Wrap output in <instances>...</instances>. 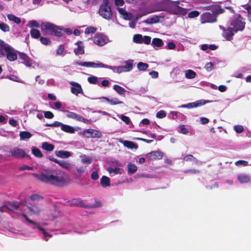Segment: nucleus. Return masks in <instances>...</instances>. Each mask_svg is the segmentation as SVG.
Listing matches in <instances>:
<instances>
[{
  "mask_svg": "<svg viewBox=\"0 0 251 251\" xmlns=\"http://www.w3.org/2000/svg\"><path fill=\"white\" fill-rule=\"evenodd\" d=\"M32 175L37 180L56 187H63L66 184V180L61 171L47 169Z\"/></svg>",
  "mask_w": 251,
  "mask_h": 251,
  "instance_id": "obj_1",
  "label": "nucleus"
},
{
  "mask_svg": "<svg viewBox=\"0 0 251 251\" xmlns=\"http://www.w3.org/2000/svg\"><path fill=\"white\" fill-rule=\"evenodd\" d=\"M246 22L240 14H236L231 16L228 22V27H221L223 30V36L227 40L230 41L233 35L239 31H242L245 28Z\"/></svg>",
  "mask_w": 251,
  "mask_h": 251,
  "instance_id": "obj_2",
  "label": "nucleus"
},
{
  "mask_svg": "<svg viewBox=\"0 0 251 251\" xmlns=\"http://www.w3.org/2000/svg\"><path fill=\"white\" fill-rule=\"evenodd\" d=\"M6 153L5 157L7 160L10 158L22 159L24 158H30V156L26 154L24 150L18 147H14L9 150H4Z\"/></svg>",
  "mask_w": 251,
  "mask_h": 251,
  "instance_id": "obj_3",
  "label": "nucleus"
},
{
  "mask_svg": "<svg viewBox=\"0 0 251 251\" xmlns=\"http://www.w3.org/2000/svg\"><path fill=\"white\" fill-rule=\"evenodd\" d=\"M98 13L105 20H109L112 19L113 14L109 0H102Z\"/></svg>",
  "mask_w": 251,
  "mask_h": 251,
  "instance_id": "obj_4",
  "label": "nucleus"
},
{
  "mask_svg": "<svg viewBox=\"0 0 251 251\" xmlns=\"http://www.w3.org/2000/svg\"><path fill=\"white\" fill-rule=\"evenodd\" d=\"M217 20V14L214 12L210 13L206 12L203 13L201 16V24L206 23H214Z\"/></svg>",
  "mask_w": 251,
  "mask_h": 251,
  "instance_id": "obj_5",
  "label": "nucleus"
},
{
  "mask_svg": "<svg viewBox=\"0 0 251 251\" xmlns=\"http://www.w3.org/2000/svg\"><path fill=\"white\" fill-rule=\"evenodd\" d=\"M179 4V1H174L171 3V11L172 13L176 15H185L187 12V9L180 7Z\"/></svg>",
  "mask_w": 251,
  "mask_h": 251,
  "instance_id": "obj_6",
  "label": "nucleus"
},
{
  "mask_svg": "<svg viewBox=\"0 0 251 251\" xmlns=\"http://www.w3.org/2000/svg\"><path fill=\"white\" fill-rule=\"evenodd\" d=\"M83 135L86 138H100L102 136L101 133L94 129H87L83 131Z\"/></svg>",
  "mask_w": 251,
  "mask_h": 251,
  "instance_id": "obj_7",
  "label": "nucleus"
},
{
  "mask_svg": "<svg viewBox=\"0 0 251 251\" xmlns=\"http://www.w3.org/2000/svg\"><path fill=\"white\" fill-rule=\"evenodd\" d=\"M4 50L7 52L6 57L7 59L10 61H13L17 59V55L15 52L12 50L10 47L6 46V45H0Z\"/></svg>",
  "mask_w": 251,
  "mask_h": 251,
  "instance_id": "obj_8",
  "label": "nucleus"
},
{
  "mask_svg": "<svg viewBox=\"0 0 251 251\" xmlns=\"http://www.w3.org/2000/svg\"><path fill=\"white\" fill-rule=\"evenodd\" d=\"M22 204L21 202L17 201H4L3 202V207H5L8 210L13 211L14 210H17Z\"/></svg>",
  "mask_w": 251,
  "mask_h": 251,
  "instance_id": "obj_9",
  "label": "nucleus"
},
{
  "mask_svg": "<svg viewBox=\"0 0 251 251\" xmlns=\"http://www.w3.org/2000/svg\"><path fill=\"white\" fill-rule=\"evenodd\" d=\"M54 24L50 22H43L40 26L41 31L46 35H51Z\"/></svg>",
  "mask_w": 251,
  "mask_h": 251,
  "instance_id": "obj_10",
  "label": "nucleus"
},
{
  "mask_svg": "<svg viewBox=\"0 0 251 251\" xmlns=\"http://www.w3.org/2000/svg\"><path fill=\"white\" fill-rule=\"evenodd\" d=\"M77 64L81 66H84L86 67H92V68H103L105 66V64L99 62L95 63L92 62H77Z\"/></svg>",
  "mask_w": 251,
  "mask_h": 251,
  "instance_id": "obj_11",
  "label": "nucleus"
},
{
  "mask_svg": "<svg viewBox=\"0 0 251 251\" xmlns=\"http://www.w3.org/2000/svg\"><path fill=\"white\" fill-rule=\"evenodd\" d=\"M70 84L72 86L71 88V91L73 94L77 96L78 94L83 92L82 87L79 83L75 82H70Z\"/></svg>",
  "mask_w": 251,
  "mask_h": 251,
  "instance_id": "obj_12",
  "label": "nucleus"
},
{
  "mask_svg": "<svg viewBox=\"0 0 251 251\" xmlns=\"http://www.w3.org/2000/svg\"><path fill=\"white\" fill-rule=\"evenodd\" d=\"M19 58L23 60L22 62V63L24 64L25 66L28 67H30L32 66V60L25 53L23 52H19Z\"/></svg>",
  "mask_w": 251,
  "mask_h": 251,
  "instance_id": "obj_13",
  "label": "nucleus"
},
{
  "mask_svg": "<svg viewBox=\"0 0 251 251\" xmlns=\"http://www.w3.org/2000/svg\"><path fill=\"white\" fill-rule=\"evenodd\" d=\"M151 159H161L163 156V153L159 151H152L147 154Z\"/></svg>",
  "mask_w": 251,
  "mask_h": 251,
  "instance_id": "obj_14",
  "label": "nucleus"
},
{
  "mask_svg": "<svg viewBox=\"0 0 251 251\" xmlns=\"http://www.w3.org/2000/svg\"><path fill=\"white\" fill-rule=\"evenodd\" d=\"M63 30V27L56 25L54 24L50 35H53L57 37H62L63 35V33L62 32Z\"/></svg>",
  "mask_w": 251,
  "mask_h": 251,
  "instance_id": "obj_15",
  "label": "nucleus"
},
{
  "mask_svg": "<svg viewBox=\"0 0 251 251\" xmlns=\"http://www.w3.org/2000/svg\"><path fill=\"white\" fill-rule=\"evenodd\" d=\"M210 102V101H209V100H197L194 102L189 103H188V109L195 108V107H197L198 106H201L203 105H204L205 104H206L207 103H209Z\"/></svg>",
  "mask_w": 251,
  "mask_h": 251,
  "instance_id": "obj_16",
  "label": "nucleus"
},
{
  "mask_svg": "<svg viewBox=\"0 0 251 251\" xmlns=\"http://www.w3.org/2000/svg\"><path fill=\"white\" fill-rule=\"evenodd\" d=\"M117 10L124 20H129L132 18V14L126 11L123 8L118 7Z\"/></svg>",
  "mask_w": 251,
  "mask_h": 251,
  "instance_id": "obj_17",
  "label": "nucleus"
},
{
  "mask_svg": "<svg viewBox=\"0 0 251 251\" xmlns=\"http://www.w3.org/2000/svg\"><path fill=\"white\" fill-rule=\"evenodd\" d=\"M94 43L99 46H103L105 44V40L100 34H96L93 37Z\"/></svg>",
  "mask_w": 251,
  "mask_h": 251,
  "instance_id": "obj_18",
  "label": "nucleus"
},
{
  "mask_svg": "<svg viewBox=\"0 0 251 251\" xmlns=\"http://www.w3.org/2000/svg\"><path fill=\"white\" fill-rule=\"evenodd\" d=\"M82 44V42L81 41H78L75 43V44L77 45V48L75 49L74 50V52L75 55H77L84 54V47L81 46Z\"/></svg>",
  "mask_w": 251,
  "mask_h": 251,
  "instance_id": "obj_19",
  "label": "nucleus"
},
{
  "mask_svg": "<svg viewBox=\"0 0 251 251\" xmlns=\"http://www.w3.org/2000/svg\"><path fill=\"white\" fill-rule=\"evenodd\" d=\"M61 129L65 132L69 133H74L75 132V129L74 127L69 125L61 124Z\"/></svg>",
  "mask_w": 251,
  "mask_h": 251,
  "instance_id": "obj_20",
  "label": "nucleus"
},
{
  "mask_svg": "<svg viewBox=\"0 0 251 251\" xmlns=\"http://www.w3.org/2000/svg\"><path fill=\"white\" fill-rule=\"evenodd\" d=\"M55 153L57 156L63 158H68L72 155L70 152L64 151H56Z\"/></svg>",
  "mask_w": 251,
  "mask_h": 251,
  "instance_id": "obj_21",
  "label": "nucleus"
},
{
  "mask_svg": "<svg viewBox=\"0 0 251 251\" xmlns=\"http://www.w3.org/2000/svg\"><path fill=\"white\" fill-rule=\"evenodd\" d=\"M100 184L103 188H105L110 186V178L105 176H103L100 179Z\"/></svg>",
  "mask_w": 251,
  "mask_h": 251,
  "instance_id": "obj_22",
  "label": "nucleus"
},
{
  "mask_svg": "<svg viewBox=\"0 0 251 251\" xmlns=\"http://www.w3.org/2000/svg\"><path fill=\"white\" fill-rule=\"evenodd\" d=\"M57 164H58L62 168H64L66 170H69L71 168V164L68 161L65 160H58L57 161Z\"/></svg>",
  "mask_w": 251,
  "mask_h": 251,
  "instance_id": "obj_23",
  "label": "nucleus"
},
{
  "mask_svg": "<svg viewBox=\"0 0 251 251\" xmlns=\"http://www.w3.org/2000/svg\"><path fill=\"white\" fill-rule=\"evenodd\" d=\"M42 148L47 151H51L54 149V146L53 144L45 142L42 144Z\"/></svg>",
  "mask_w": 251,
  "mask_h": 251,
  "instance_id": "obj_24",
  "label": "nucleus"
},
{
  "mask_svg": "<svg viewBox=\"0 0 251 251\" xmlns=\"http://www.w3.org/2000/svg\"><path fill=\"white\" fill-rule=\"evenodd\" d=\"M71 205H74L77 206H81L84 208L88 207V205L84 204L81 200L77 199H73L72 201Z\"/></svg>",
  "mask_w": 251,
  "mask_h": 251,
  "instance_id": "obj_25",
  "label": "nucleus"
},
{
  "mask_svg": "<svg viewBox=\"0 0 251 251\" xmlns=\"http://www.w3.org/2000/svg\"><path fill=\"white\" fill-rule=\"evenodd\" d=\"M126 65L123 66L126 72H129L133 68V60H128L125 62Z\"/></svg>",
  "mask_w": 251,
  "mask_h": 251,
  "instance_id": "obj_26",
  "label": "nucleus"
},
{
  "mask_svg": "<svg viewBox=\"0 0 251 251\" xmlns=\"http://www.w3.org/2000/svg\"><path fill=\"white\" fill-rule=\"evenodd\" d=\"M127 167L128 174H133L135 173L137 170V166L134 164L131 163H128Z\"/></svg>",
  "mask_w": 251,
  "mask_h": 251,
  "instance_id": "obj_27",
  "label": "nucleus"
},
{
  "mask_svg": "<svg viewBox=\"0 0 251 251\" xmlns=\"http://www.w3.org/2000/svg\"><path fill=\"white\" fill-rule=\"evenodd\" d=\"M113 89L120 95H124L126 91L125 88L117 84L113 85Z\"/></svg>",
  "mask_w": 251,
  "mask_h": 251,
  "instance_id": "obj_28",
  "label": "nucleus"
},
{
  "mask_svg": "<svg viewBox=\"0 0 251 251\" xmlns=\"http://www.w3.org/2000/svg\"><path fill=\"white\" fill-rule=\"evenodd\" d=\"M152 45L154 48H159L163 45V42L162 39L160 38H154L152 40Z\"/></svg>",
  "mask_w": 251,
  "mask_h": 251,
  "instance_id": "obj_29",
  "label": "nucleus"
},
{
  "mask_svg": "<svg viewBox=\"0 0 251 251\" xmlns=\"http://www.w3.org/2000/svg\"><path fill=\"white\" fill-rule=\"evenodd\" d=\"M75 120L77 121L82 122L87 124H90L91 122V120L90 119H85L82 116H81L79 114H77L76 113L75 116Z\"/></svg>",
  "mask_w": 251,
  "mask_h": 251,
  "instance_id": "obj_30",
  "label": "nucleus"
},
{
  "mask_svg": "<svg viewBox=\"0 0 251 251\" xmlns=\"http://www.w3.org/2000/svg\"><path fill=\"white\" fill-rule=\"evenodd\" d=\"M31 37L32 38L34 39H38L41 37V33L39 30L35 29V28H32L30 30V31Z\"/></svg>",
  "mask_w": 251,
  "mask_h": 251,
  "instance_id": "obj_31",
  "label": "nucleus"
},
{
  "mask_svg": "<svg viewBox=\"0 0 251 251\" xmlns=\"http://www.w3.org/2000/svg\"><path fill=\"white\" fill-rule=\"evenodd\" d=\"M19 135L21 140L29 139L32 136V134L29 132L26 131H23L20 132Z\"/></svg>",
  "mask_w": 251,
  "mask_h": 251,
  "instance_id": "obj_32",
  "label": "nucleus"
},
{
  "mask_svg": "<svg viewBox=\"0 0 251 251\" xmlns=\"http://www.w3.org/2000/svg\"><path fill=\"white\" fill-rule=\"evenodd\" d=\"M31 151L33 154L36 157L42 158L43 156V154L41 151L36 147H33L31 148Z\"/></svg>",
  "mask_w": 251,
  "mask_h": 251,
  "instance_id": "obj_33",
  "label": "nucleus"
},
{
  "mask_svg": "<svg viewBox=\"0 0 251 251\" xmlns=\"http://www.w3.org/2000/svg\"><path fill=\"white\" fill-rule=\"evenodd\" d=\"M123 144L126 147L131 149H136L138 148L137 145L135 144L133 142L129 141H124Z\"/></svg>",
  "mask_w": 251,
  "mask_h": 251,
  "instance_id": "obj_34",
  "label": "nucleus"
},
{
  "mask_svg": "<svg viewBox=\"0 0 251 251\" xmlns=\"http://www.w3.org/2000/svg\"><path fill=\"white\" fill-rule=\"evenodd\" d=\"M196 76V73L192 70H188L185 72V77L188 79L194 78Z\"/></svg>",
  "mask_w": 251,
  "mask_h": 251,
  "instance_id": "obj_35",
  "label": "nucleus"
},
{
  "mask_svg": "<svg viewBox=\"0 0 251 251\" xmlns=\"http://www.w3.org/2000/svg\"><path fill=\"white\" fill-rule=\"evenodd\" d=\"M7 18L9 20L13 21L15 23L19 24L21 23V19L19 17L15 16L13 14H8L7 15Z\"/></svg>",
  "mask_w": 251,
  "mask_h": 251,
  "instance_id": "obj_36",
  "label": "nucleus"
},
{
  "mask_svg": "<svg viewBox=\"0 0 251 251\" xmlns=\"http://www.w3.org/2000/svg\"><path fill=\"white\" fill-rule=\"evenodd\" d=\"M149 64L146 63H143L140 62L137 64V67L139 71H145L148 67Z\"/></svg>",
  "mask_w": 251,
  "mask_h": 251,
  "instance_id": "obj_37",
  "label": "nucleus"
},
{
  "mask_svg": "<svg viewBox=\"0 0 251 251\" xmlns=\"http://www.w3.org/2000/svg\"><path fill=\"white\" fill-rule=\"evenodd\" d=\"M133 41L138 44L143 43V37L141 34H135L133 36Z\"/></svg>",
  "mask_w": 251,
  "mask_h": 251,
  "instance_id": "obj_38",
  "label": "nucleus"
},
{
  "mask_svg": "<svg viewBox=\"0 0 251 251\" xmlns=\"http://www.w3.org/2000/svg\"><path fill=\"white\" fill-rule=\"evenodd\" d=\"M238 179L241 183H247L249 181V178L247 175H240L238 176Z\"/></svg>",
  "mask_w": 251,
  "mask_h": 251,
  "instance_id": "obj_39",
  "label": "nucleus"
},
{
  "mask_svg": "<svg viewBox=\"0 0 251 251\" xmlns=\"http://www.w3.org/2000/svg\"><path fill=\"white\" fill-rule=\"evenodd\" d=\"M28 209L30 212L34 213L35 214H39L40 212V208L36 205H32V206H28Z\"/></svg>",
  "mask_w": 251,
  "mask_h": 251,
  "instance_id": "obj_40",
  "label": "nucleus"
},
{
  "mask_svg": "<svg viewBox=\"0 0 251 251\" xmlns=\"http://www.w3.org/2000/svg\"><path fill=\"white\" fill-rule=\"evenodd\" d=\"M40 41L42 44L45 46L49 45L51 44V41L50 38L43 36L40 38Z\"/></svg>",
  "mask_w": 251,
  "mask_h": 251,
  "instance_id": "obj_41",
  "label": "nucleus"
},
{
  "mask_svg": "<svg viewBox=\"0 0 251 251\" xmlns=\"http://www.w3.org/2000/svg\"><path fill=\"white\" fill-rule=\"evenodd\" d=\"M87 80L91 84H96L98 82V78L95 76H90L88 77Z\"/></svg>",
  "mask_w": 251,
  "mask_h": 251,
  "instance_id": "obj_42",
  "label": "nucleus"
},
{
  "mask_svg": "<svg viewBox=\"0 0 251 251\" xmlns=\"http://www.w3.org/2000/svg\"><path fill=\"white\" fill-rule=\"evenodd\" d=\"M0 29L4 32H8L10 30L8 25L4 23H0Z\"/></svg>",
  "mask_w": 251,
  "mask_h": 251,
  "instance_id": "obj_43",
  "label": "nucleus"
},
{
  "mask_svg": "<svg viewBox=\"0 0 251 251\" xmlns=\"http://www.w3.org/2000/svg\"><path fill=\"white\" fill-rule=\"evenodd\" d=\"M28 26L30 28H38L39 27V24L35 20L30 21L28 22Z\"/></svg>",
  "mask_w": 251,
  "mask_h": 251,
  "instance_id": "obj_44",
  "label": "nucleus"
},
{
  "mask_svg": "<svg viewBox=\"0 0 251 251\" xmlns=\"http://www.w3.org/2000/svg\"><path fill=\"white\" fill-rule=\"evenodd\" d=\"M200 12L197 10H193L188 13V17L189 18H194L199 16Z\"/></svg>",
  "mask_w": 251,
  "mask_h": 251,
  "instance_id": "obj_45",
  "label": "nucleus"
},
{
  "mask_svg": "<svg viewBox=\"0 0 251 251\" xmlns=\"http://www.w3.org/2000/svg\"><path fill=\"white\" fill-rule=\"evenodd\" d=\"M120 168L118 167H116L115 168L109 167L107 169V171L109 174L114 173L115 174H118L120 173Z\"/></svg>",
  "mask_w": 251,
  "mask_h": 251,
  "instance_id": "obj_46",
  "label": "nucleus"
},
{
  "mask_svg": "<svg viewBox=\"0 0 251 251\" xmlns=\"http://www.w3.org/2000/svg\"><path fill=\"white\" fill-rule=\"evenodd\" d=\"M97 30V28L93 26H89L85 30V34L94 33Z\"/></svg>",
  "mask_w": 251,
  "mask_h": 251,
  "instance_id": "obj_47",
  "label": "nucleus"
},
{
  "mask_svg": "<svg viewBox=\"0 0 251 251\" xmlns=\"http://www.w3.org/2000/svg\"><path fill=\"white\" fill-rule=\"evenodd\" d=\"M62 123L55 121L52 124H46L45 126H50V127H61Z\"/></svg>",
  "mask_w": 251,
  "mask_h": 251,
  "instance_id": "obj_48",
  "label": "nucleus"
},
{
  "mask_svg": "<svg viewBox=\"0 0 251 251\" xmlns=\"http://www.w3.org/2000/svg\"><path fill=\"white\" fill-rule=\"evenodd\" d=\"M44 117L47 119H52L54 117L53 114L50 111H44Z\"/></svg>",
  "mask_w": 251,
  "mask_h": 251,
  "instance_id": "obj_49",
  "label": "nucleus"
},
{
  "mask_svg": "<svg viewBox=\"0 0 251 251\" xmlns=\"http://www.w3.org/2000/svg\"><path fill=\"white\" fill-rule=\"evenodd\" d=\"M183 159H184V160H185L186 161H195V160L197 161V159L191 154L186 155V156H185L183 157Z\"/></svg>",
  "mask_w": 251,
  "mask_h": 251,
  "instance_id": "obj_50",
  "label": "nucleus"
},
{
  "mask_svg": "<svg viewBox=\"0 0 251 251\" xmlns=\"http://www.w3.org/2000/svg\"><path fill=\"white\" fill-rule=\"evenodd\" d=\"M81 161L83 163L90 164L91 163L92 160L90 157L86 156L84 155L81 159Z\"/></svg>",
  "mask_w": 251,
  "mask_h": 251,
  "instance_id": "obj_51",
  "label": "nucleus"
},
{
  "mask_svg": "<svg viewBox=\"0 0 251 251\" xmlns=\"http://www.w3.org/2000/svg\"><path fill=\"white\" fill-rule=\"evenodd\" d=\"M234 128L235 131L238 133H241L244 130L243 126L241 125L235 126Z\"/></svg>",
  "mask_w": 251,
  "mask_h": 251,
  "instance_id": "obj_52",
  "label": "nucleus"
},
{
  "mask_svg": "<svg viewBox=\"0 0 251 251\" xmlns=\"http://www.w3.org/2000/svg\"><path fill=\"white\" fill-rule=\"evenodd\" d=\"M213 64L210 62L207 63L205 65V68L207 72H211L213 70Z\"/></svg>",
  "mask_w": 251,
  "mask_h": 251,
  "instance_id": "obj_53",
  "label": "nucleus"
},
{
  "mask_svg": "<svg viewBox=\"0 0 251 251\" xmlns=\"http://www.w3.org/2000/svg\"><path fill=\"white\" fill-rule=\"evenodd\" d=\"M30 199L33 201H36V200H40V199H43V197L41 196H40L38 194H32L30 196Z\"/></svg>",
  "mask_w": 251,
  "mask_h": 251,
  "instance_id": "obj_54",
  "label": "nucleus"
},
{
  "mask_svg": "<svg viewBox=\"0 0 251 251\" xmlns=\"http://www.w3.org/2000/svg\"><path fill=\"white\" fill-rule=\"evenodd\" d=\"M156 116L158 118H163L166 117V114L164 110H160L157 112Z\"/></svg>",
  "mask_w": 251,
  "mask_h": 251,
  "instance_id": "obj_55",
  "label": "nucleus"
},
{
  "mask_svg": "<svg viewBox=\"0 0 251 251\" xmlns=\"http://www.w3.org/2000/svg\"><path fill=\"white\" fill-rule=\"evenodd\" d=\"M64 50V45H60L56 50V53L57 55H61L63 54Z\"/></svg>",
  "mask_w": 251,
  "mask_h": 251,
  "instance_id": "obj_56",
  "label": "nucleus"
},
{
  "mask_svg": "<svg viewBox=\"0 0 251 251\" xmlns=\"http://www.w3.org/2000/svg\"><path fill=\"white\" fill-rule=\"evenodd\" d=\"M151 23L152 24L157 23L159 22V17L158 16L154 15L150 18Z\"/></svg>",
  "mask_w": 251,
  "mask_h": 251,
  "instance_id": "obj_57",
  "label": "nucleus"
},
{
  "mask_svg": "<svg viewBox=\"0 0 251 251\" xmlns=\"http://www.w3.org/2000/svg\"><path fill=\"white\" fill-rule=\"evenodd\" d=\"M66 112H67L66 117L67 118L75 119V116L76 114L75 113L73 112L69 111H67Z\"/></svg>",
  "mask_w": 251,
  "mask_h": 251,
  "instance_id": "obj_58",
  "label": "nucleus"
},
{
  "mask_svg": "<svg viewBox=\"0 0 251 251\" xmlns=\"http://www.w3.org/2000/svg\"><path fill=\"white\" fill-rule=\"evenodd\" d=\"M121 120L126 125H128L130 122L129 118L125 115H122Z\"/></svg>",
  "mask_w": 251,
  "mask_h": 251,
  "instance_id": "obj_59",
  "label": "nucleus"
},
{
  "mask_svg": "<svg viewBox=\"0 0 251 251\" xmlns=\"http://www.w3.org/2000/svg\"><path fill=\"white\" fill-rule=\"evenodd\" d=\"M99 176L97 171H94L91 175V178L94 180H96L99 178Z\"/></svg>",
  "mask_w": 251,
  "mask_h": 251,
  "instance_id": "obj_60",
  "label": "nucleus"
},
{
  "mask_svg": "<svg viewBox=\"0 0 251 251\" xmlns=\"http://www.w3.org/2000/svg\"><path fill=\"white\" fill-rule=\"evenodd\" d=\"M151 38L149 36H145L143 38V43L149 45L151 43Z\"/></svg>",
  "mask_w": 251,
  "mask_h": 251,
  "instance_id": "obj_61",
  "label": "nucleus"
},
{
  "mask_svg": "<svg viewBox=\"0 0 251 251\" xmlns=\"http://www.w3.org/2000/svg\"><path fill=\"white\" fill-rule=\"evenodd\" d=\"M124 3V0H114V4L118 7L123 6Z\"/></svg>",
  "mask_w": 251,
  "mask_h": 251,
  "instance_id": "obj_62",
  "label": "nucleus"
},
{
  "mask_svg": "<svg viewBox=\"0 0 251 251\" xmlns=\"http://www.w3.org/2000/svg\"><path fill=\"white\" fill-rule=\"evenodd\" d=\"M9 124L13 127H16L18 125L17 121L14 119H11L9 120Z\"/></svg>",
  "mask_w": 251,
  "mask_h": 251,
  "instance_id": "obj_63",
  "label": "nucleus"
},
{
  "mask_svg": "<svg viewBox=\"0 0 251 251\" xmlns=\"http://www.w3.org/2000/svg\"><path fill=\"white\" fill-rule=\"evenodd\" d=\"M248 12V17L250 21L251 22V6H248L246 8Z\"/></svg>",
  "mask_w": 251,
  "mask_h": 251,
  "instance_id": "obj_64",
  "label": "nucleus"
}]
</instances>
